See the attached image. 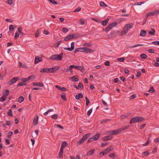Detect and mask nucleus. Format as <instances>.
Returning a JSON list of instances; mask_svg holds the SVG:
<instances>
[{
	"instance_id": "33",
	"label": "nucleus",
	"mask_w": 159,
	"mask_h": 159,
	"mask_svg": "<svg viewBox=\"0 0 159 159\" xmlns=\"http://www.w3.org/2000/svg\"><path fill=\"white\" fill-rule=\"evenodd\" d=\"M26 85V83L24 81H22V82H20L17 85V87H20L21 86L25 85Z\"/></svg>"
},
{
	"instance_id": "38",
	"label": "nucleus",
	"mask_w": 159,
	"mask_h": 159,
	"mask_svg": "<svg viewBox=\"0 0 159 159\" xmlns=\"http://www.w3.org/2000/svg\"><path fill=\"white\" fill-rule=\"evenodd\" d=\"M110 120L111 119H109L103 120L101 121V123H105L110 121Z\"/></svg>"
},
{
	"instance_id": "20",
	"label": "nucleus",
	"mask_w": 159,
	"mask_h": 159,
	"mask_svg": "<svg viewBox=\"0 0 159 159\" xmlns=\"http://www.w3.org/2000/svg\"><path fill=\"white\" fill-rule=\"evenodd\" d=\"M83 47H81V48H77L74 51V52L75 53H76L78 52H83Z\"/></svg>"
},
{
	"instance_id": "8",
	"label": "nucleus",
	"mask_w": 159,
	"mask_h": 159,
	"mask_svg": "<svg viewBox=\"0 0 159 159\" xmlns=\"http://www.w3.org/2000/svg\"><path fill=\"white\" fill-rule=\"evenodd\" d=\"M83 52L87 53H90L92 52V50L89 48L86 47H83Z\"/></svg>"
},
{
	"instance_id": "35",
	"label": "nucleus",
	"mask_w": 159,
	"mask_h": 159,
	"mask_svg": "<svg viewBox=\"0 0 159 159\" xmlns=\"http://www.w3.org/2000/svg\"><path fill=\"white\" fill-rule=\"evenodd\" d=\"M67 145V143L66 142H63L61 144V148H64L66 147Z\"/></svg>"
},
{
	"instance_id": "30",
	"label": "nucleus",
	"mask_w": 159,
	"mask_h": 159,
	"mask_svg": "<svg viewBox=\"0 0 159 159\" xmlns=\"http://www.w3.org/2000/svg\"><path fill=\"white\" fill-rule=\"evenodd\" d=\"M128 31L126 29H125L124 27L123 30L121 32V34L122 35H124L126 34L127 33Z\"/></svg>"
},
{
	"instance_id": "48",
	"label": "nucleus",
	"mask_w": 159,
	"mask_h": 159,
	"mask_svg": "<svg viewBox=\"0 0 159 159\" xmlns=\"http://www.w3.org/2000/svg\"><path fill=\"white\" fill-rule=\"evenodd\" d=\"M13 134V132H12L10 131L8 132V135H7V138L8 139H10L11 136Z\"/></svg>"
},
{
	"instance_id": "12",
	"label": "nucleus",
	"mask_w": 159,
	"mask_h": 159,
	"mask_svg": "<svg viewBox=\"0 0 159 159\" xmlns=\"http://www.w3.org/2000/svg\"><path fill=\"white\" fill-rule=\"evenodd\" d=\"M72 81L78 82L79 81V79L77 75L74 76L70 77Z\"/></svg>"
},
{
	"instance_id": "43",
	"label": "nucleus",
	"mask_w": 159,
	"mask_h": 159,
	"mask_svg": "<svg viewBox=\"0 0 159 159\" xmlns=\"http://www.w3.org/2000/svg\"><path fill=\"white\" fill-rule=\"evenodd\" d=\"M13 25H10L9 26V30L11 32H12L14 30Z\"/></svg>"
},
{
	"instance_id": "49",
	"label": "nucleus",
	"mask_w": 159,
	"mask_h": 159,
	"mask_svg": "<svg viewBox=\"0 0 159 159\" xmlns=\"http://www.w3.org/2000/svg\"><path fill=\"white\" fill-rule=\"evenodd\" d=\"M7 115L11 116H12V110L11 109L9 110V111L7 113Z\"/></svg>"
},
{
	"instance_id": "13",
	"label": "nucleus",
	"mask_w": 159,
	"mask_h": 159,
	"mask_svg": "<svg viewBox=\"0 0 159 159\" xmlns=\"http://www.w3.org/2000/svg\"><path fill=\"white\" fill-rule=\"evenodd\" d=\"M112 139V137L110 135L104 137L103 138V139L104 140L107 141L111 140Z\"/></svg>"
},
{
	"instance_id": "42",
	"label": "nucleus",
	"mask_w": 159,
	"mask_h": 159,
	"mask_svg": "<svg viewBox=\"0 0 159 159\" xmlns=\"http://www.w3.org/2000/svg\"><path fill=\"white\" fill-rule=\"evenodd\" d=\"M147 57V55L144 54H142L140 55L141 58L142 59H146Z\"/></svg>"
},
{
	"instance_id": "11",
	"label": "nucleus",
	"mask_w": 159,
	"mask_h": 159,
	"mask_svg": "<svg viewBox=\"0 0 159 159\" xmlns=\"http://www.w3.org/2000/svg\"><path fill=\"white\" fill-rule=\"evenodd\" d=\"M33 85L35 86H39L43 87L44 86L43 84L42 83H34L33 84Z\"/></svg>"
},
{
	"instance_id": "21",
	"label": "nucleus",
	"mask_w": 159,
	"mask_h": 159,
	"mask_svg": "<svg viewBox=\"0 0 159 159\" xmlns=\"http://www.w3.org/2000/svg\"><path fill=\"white\" fill-rule=\"evenodd\" d=\"M63 148H60V152H59V157L60 158H63L62 155L63 154Z\"/></svg>"
},
{
	"instance_id": "25",
	"label": "nucleus",
	"mask_w": 159,
	"mask_h": 159,
	"mask_svg": "<svg viewBox=\"0 0 159 159\" xmlns=\"http://www.w3.org/2000/svg\"><path fill=\"white\" fill-rule=\"evenodd\" d=\"M66 94L65 93H63L61 95V97L62 99L65 101H66Z\"/></svg>"
},
{
	"instance_id": "16",
	"label": "nucleus",
	"mask_w": 159,
	"mask_h": 159,
	"mask_svg": "<svg viewBox=\"0 0 159 159\" xmlns=\"http://www.w3.org/2000/svg\"><path fill=\"white\" fill-rule=\"evenodd\" d=\"M100 136V134L98 133L97 134H96L92 137L93 140H96L98 139Z\"/></svg>"
},
{
	"instance_id": "61",
	"label": "nucleus",
	"mask_w": 159,
	"mask_h": 159,
	"mask_svg": "<svg viewBox=\"0 0 159 159\" xmlns=\"http://www.w3.org/2000/svg\"><path fill=\"white\" fill-rule=\"evenodd\" d=\"M79 22L80 23V24L81 25H84L85 23L84 21L82 20V19H80Z\"/></svg>"
},
{
	"instance_id": "59",
	"label": "nucleus",
	"mask_w": 159,
	"mask_h": 159,
	"mask_svg": "<svg viewBox=\"0 0 159 159\" xmlns=\"http://www.w3.org/2000/svg\"><path fill=\"white\" fill-rule=\"evenodd\" d=\"M12 0H7L6 2L8 4L11 5L12 4Z\"/></svg>"
},
{
	"instance_id": "5",
	"label": "nucleus",
	"mask_w": 159,
	"mask_h": 159,
	"mask_svg": "<svg viewBox=\"0 0 159 159\" xmlns=\"http://www.w3.org/2000/svg\"><path fill=\"white\" fill-rule=\"evenodd\" d=\"M159 14V11H153L152 12L148 13L146 16V17L147 18L151 16H155Z\"/></svg>"
},
{
	"instance_id": "45",
	"label": "nucleus",
	"mask_w": 159,
	"mask_h": 159,
	"mask_svg": "<svg viewBox=\"0 0 159 159\" xmlns=\"http://www.w3.org/2000/svg\"><path fill=\"white\" fill-rule=\"evenodd\" d=\"M92 44L90 43H84L83 46H86V47H90L92 46Z\"/></svg>"
},
{
	"instance_id": "55",
	"label": "nucleus",
	"mask_w": 159,
	"mask_h": 159,
	"mask_svg": "<svg viewBox=\"0 0 159 159\" xmlns=\"http://www.w3.org/2000/svg\"><path fill=\"white\" fill-rule=\"evenodd\" d=\"M155 91V90L154 88L152 87L149 90V92L150 93H153Z\"/></svg>"
},
{
	"instance_id": "27",
	"label": "nucleus",
	"mask_w": 159,
	"mask_h": 159,
	"mask_svg": "<svg viewBox=\"0 0 159 159\" xmlns=\"http://www.w3.org/2000/svg\"><path fill=\"white\" fill-rule=\"evenodd\" d=\"M76 69L80 71L81 72L83 71V70L84 69V68L83 66H77Z\"/></svg>"
},
{
	"instance_id": "14",
	"label": "nucleus",
	"mask_w": 159,
	"mask_h": 159,
	"mask_svg": "<svg viewBox=\"0 0 159 159\" xmlns=\"http://www.w3.org/2000/svg\"><path fill=\"white\" fill-rule=\"evenodd\" d=\"M147 32L145 30H142L141 31L140 35L143 37H145L147 34Z\"/></svg>"
},
{
	"instance_id": "24",
	"label": "nucleus",
	"mask_w": 159,
	"mask_h": 159,
	"mask_svg": "<svg viewBox=\"0 0 159 159\" xmlns=\"http://www.w3.org/2000/svg\"><path fill=\"white\" fill-rule=\"evenodd\" d=\"M90 134L88 133L83 136L82 139H83L85 141L86 139H88L89 136Z\"/></svg>"
},
{
	"instance_id": "19",
	"label": "nucleus",
	"mask_w": 159,
	"mask_h": 159,
	"mask_svg": "<svg viewBox=\"0 0 159 159\" xmlns=\"http://www.w3.org/2000/svg\"><path fill=\"white\" fill-rule=\"evenodd\" d=\"M132 27V25L130 24H126L125 27V29H126L127 31L128 29L131 28Z\"/></svg>"
},
{
	"instance_id": "52",
	"label": "nucleus",
	"mask_w": 159,
	"mask_h": 159,
	"mask_svg": "<svg viewBox=\"0 0 159 159\" xmlns=\"http://www.w3.org/2000/svg\"><path fill=\"white\" fill-rule=\"evenodd\" d=\"M78 87L81 89H83L84 88V86L81 83H79L78 84Z\"/></svg>"
},
{
	"instance_id": "32",
	"label": "nucleus",
	"mask_w": 159,
	"mask_h": 159,
	"mask_svg": "<svg viewBox=\"0 0 159 159\" xmlns=\"http://www.w3.org/2000/svg\"><path fill=\"white\" fill-rule=\"evenodd\" d=\"M84 141L83 139H82V138L81 139L78 141L77 145H78L81 144Z\"/></svg>"
},
{
	"instance_id": "62",
	"label": "nucleus",
	"mask_w": 159,
	"mask_h": 159,
	"mask_svg": "<svg viewBox=\"0 0 159 159\" xmlns=\"http://www.w3.org/2000/svg\"><path fill=\"white\" fill-rule=\"evenodd\" d=\"M63 48L64 49H65V50H68V51H70L73 50H72V49L71 48L66 47V48Z\"/></svg>"
},
{
	"instance_id": "23",
	"label": "nucleus",
	"mask_w": 159,
	"mask_h": 159,
	"mask_svg": "<svg viewBox=\"0 0 159 159\" xmlns=\"http://www.w3.org/2000/svg\"><path fill=\"white\" fill-rule=\"evenodd\" d=\"M130 125H128L125 126L123 127L122 128L119 129L120 130V132L122 131H124L128 129L129 128Z\"/></svg>"
},
{
	"instance_id": "15",
	"label": "nucleus",
	"mask_w": 159,
	"mask_h": 159,
	"mask_svg": "<svg viewBox=\"0 0 159 159\" xmlns=\"http://www.w3.org/2000/svg\"><path fill=\"white\" fill-rule=\"evenodd\" d=\"M41 58L38 57H35V60H34V63L35 64L38 63L41 61Z\"/></svg>"
},
{
	"instance_id": "41",
	"label": "nucleus",
	"mask_w": 159,
	"mask_h": 159,
	"mask_svg": "<svg viewBox=\"0 0 159 159\" xmlns=\"http://www.w3.org/2000/svg\"><path fill=\"white\" fill-rule=\"evenodd\" d=\"M51 3L54 5L57 4V2L55 0H48Z\"/></svg>"
},
{
	"instance_id": "34",
	"label": "nucleus",
	"mask_w": 159,
	"mask_h": 159,
	"mask_svg": "<svg viewBox=\"0 0 159 159\" xmlns=\"http://www.w3.org/2000/svg\"><path fill=\"white\" fill-rule=\"evenodd\" d=\"M21 80L22 81H24V82L25 83L27 81L30 80V78L29 77H28L26 78H22L21 79Z\"/></svg>"
},
{
	"instance_id": "39",
	"label": "nucleus",
	"mask_w": 159,
	"mask_h": 159,
	"mask_svg": "<svg viewBox=\"0 0 159 159\" xmlns=\"http://www.w3.org/2000/svg\"><path fill=\"white\" fill-rule=\"evenodd\" d=\"M143 46V44H137V45H134L132 46H129V48H134V47H137L139 46Z\"/></svg>"
},
{
	"instance_id": "44",
	"label": "nucleus",
	"mask_w": 159,
	"mask_h": 159,
	"mask_svg": "<svg viewBox=\"0 0 159 159\" xmlns=\"http://www.w3.org/2000/svg\"><path fill=\"white\" fill-rule=\"evenodd\" d=\"M110 25L111 26L112 28L117 25V23L116 22H113L110 24Z\"/></svg>"
},
{
	"instance_id": "4",
	"label": "nucleus",
	"mask_w": 159,
	"mask_h": 159,
	"mask_svg": "<svg viewBox=\"0 0 159 159\" xmlns=\"http://www.w3.org/2000/svg\"><path fill=\"white\" fill-rule=\"evenodd\" d=\"M113 149V148L112 146H110L109 148H107L106 150L103 152H100V154L102 153V155L104 156L105 155L107 154L108 153L111 151Z\"/></svg>"
},
{
	"instance_id": "7",
	"label": "nucleus",
	"mask_w": 159,
	"mask_h": 159,
	"mask_svg": "<svg viewBox=\"0 0 159 159\" xmlns=\"http://www.w3.org/2000/svg\"><path fill=\"white\" fill-rule=\"evenodd\" d=\"M19 79V78L17 77L13 78L10 81L8 82L7 84L9 85H11L16 83Z\"/></svg>"
},
{
	"instance_id": "9",
	"label": "nucleus",
	"mask_w": 159,
	"mask_h": 159,
	"mask_svg": "<svg viewBox=\"0 0 159 159\" xmlns=\"http://www.w3.org/2000/svg\"><path fill=\"white\" fill-rule=\"evenodd\" d=\"M38 117L37 116H36L34 118L33 120V125H37L38 123Z\"/></svg>"
},
{
	"instance_id": "36",
	"label": "nucleus",
	"mask_w": 159,
	"mask_h": 159,
	"mask_svg": "<svg viewBox=\"0 0 159 159\" xmlns=\"http://www.w3.org/2000/svg\"><path fill=\"white\" fill-rule=\"evenodd\" d=\"M149 153V152L148 150L146 151L142 154V157L147 156L148 155Z\"/></svg>"
},
{
	"instance_id": "53",
	"label": "nucleus",
	"mask_w": 159,
	"mask_h": 159,
	"mask_svg": "<svg viewBox=\"0 0 159 159\" xmlns=\"http://www.w3.org/2000/svg\"><path fill=\"white\" fill-rule=\"evenodd\" d=\"M58 115L57 114H54L52 116V118L53 119H57Z\"/></svg>"
},
{
	"instance_id": "3",
	"label": "nucleus",
	"mask_w": 159,
	"mask_h": 159,
	"mask_svg": "<svg viewBox=\"0 0 159 159\" xmlns=\"http://www.w3.org/2000/svg\"><path fill=\"white\" fill-rule=\"evenodd\" d=\"M9 93V90L8 89L6 90L3 92V94L2 97L0 98V101L3 102L5 101L6 98L8 96Z\"/></svg>"
},
{
	"instance_id": "22",
	"label": "nucleus",
	"mask_w": 159,
	"mask_h": 159,
	"mask_svg": "<svg viewBox=\"0 0 159 159\" xmlns=\"http://www.w3.org/2000/svg\"><path fill=\"white\" fill-rule=\"evenodd\" d=\"M149 34L151 35H154L155 34V31L154 29L152 28L151 29V31L148 32Z\"/></svg>"
},
{
	"instance_id": "31",
	"label": "nucleus",
	"mask_w": 159,
	"mask_h": 159,
	"mask_svg": "<svg viewBox=\"0 0 159 159\" xmlns=\"http://www.w3.org/2000/svg\"><path fill=\"white\" fill-rule=\"evenodd\" d=\"M24 98L23 96H20L19 97L18 101L19 102H21L24 101Z\"/></svg>"
},
{
	"instance_id": "56",
	"label": "nucleus",
	"mask_w": 159,
	"mask_h": 159,
	"mask_svg": "<svg viewBox=\"0 0 159 159\" xmlns=\"http://www.w3.org/2000/svg\"><path fill=\"white\" fill-rule=\"evenodd\" d=\"M71 48L73 50L75 48V44L74 42H72L71 43Z\"/></svg>"
},
{
	"instance_id": "37",
	"label": "nucleus",
	"mask_w": 159,
	"mask_h": 159,
	"mask_svg": "<svg viewBox=\"0 0 159 159\" xmlns=\"http://www.w3.org/2000/svg\"><path fill=\"white\" fill-rule=\"evenodd\" d=\"M48 68H43L40 71L41 73L43 72H47L48 73Z\"/></svg>"
},
{
	"instance_id": "51",
	"label": "nucleus",
	"mask_w": 159,
	"mask_h": 159,
	"mask_svg": "<svg viewBox=\"0 0 159 159\" xmlns=\"http://www.w3.org/2000/svg\"><path fill=\"white\" fill-rule=\"evenodd\" d=\"M81 8L80 7H79L77 8L76 9H75L74 10V12H76L79 11H80L81 10Z\"/></svg>"
},
{
	"instance_id": "63",
	"label": "nucleus",
	"mask_w": 159,
	"mask_h": 159,
	"mask_svg": "<svg viewBox=\"0 0 159 159\" xmlns=\"http://www.w3.org/2000/svg\"><path fill=\"white\" fill-rule=\"evenodd\" d=\"M62 30L64 32L66 33L68 31V29L66 28H63L62 29Z\"/></svg>"
},
{
	"instance_id": "17",
	"label": "nucleus",
	"mask_w": 159,
	"mask_h": 159,
	"mask_svg": "<svg viewBox=\"0 0 159 159\" xmlns=\"http://www.w3.org/2000/svg\"><path fill=\"white\" fill-rule=\"evenodd\" d=\"M108 20H109L107 18L105 20L101 21V23L102 25L105 26L107 24V23L108 22Z\"/></svg>"
},
{
	"instance_id": "40",
	"label": "nucleus",
	"mask_w": 159,
	"mask_h": 159,
	"mask_svg": "<svg viewBox=\"0 0 159 159\" xmlns=\"http://www.w3.org/2000/svg\"><path fill=\"white\" fill-rule=\"evenodd\" d=\"M100 5L101 7H107V4H106L104 2H100Z\"/></svg>"
},
{
	"instance_id": "18",
	"label": "nucleus",
	"mask_w": 159,
	"mask_h": 159,
	"mask_svg": "<svg viewBox=\"0 0 159 159\" xmlns=\"http://www.w3.org/2000/svg\"><path fill=\"white\" fill-rule=\"evenodd\" d=\"M83 97V95L82 93H79L77 95H76L75 98L77 100H79L80 98Z\"/></svg>"
},
{
	"instance_id": "54",
	"label": "nucleus",
	"mask_w": 159,
	"mask_h": 159,
	"mask_svg": "<svg viewBox=\"0 0 159 159\" xmlns=\"http://www.w3.org/2000/svg\"><path fill=\"white\" fill-rule=\"evenodd\" d=\"M19 34L18 33V32H16V33L15 35L14 36V38L15 39H17L19 37Z\"/></svg>"
},
{
	"instance_id": "50",
	"label": "nucleus",
	"mask_w": 159,
	"mask_h": 159,
	"mask_svg": "<svg viewBox=\"0 0 159 159\" xmlns=\"http://www.w3.org/2000/svg\"><path fill=\"white\" fill-rule=\"evenodd\" d=\"M125 58L124 57H121L118 59V61L120 62H123L124 61Z\"/></svg>"
},
{
	"instance_id": "6",
	"label": "nucleus",
	"mask_w": 159,
	"mask_h": 159,
	"mask_svg": "<svg viewBox=\"0 0 159 159\" xmlns=\"http://www.w3.org/2000/svg\"><path fill=\"white\" fill-rule=\"evenodd\" d=\"M107 133L110 135H116L120 133V130L119 129H118L108 131Z\"/></svg>"
},
{
	"instance_id": "10",
	"label": "nucleus",
	"mask_w": 159,
	"mask_h": 159,
	"mask_svg": "<svg viewBox=\"0 0 159 159\" xmlns=\"http://www.w3.org/2000/svg\"><path fill=\"white\" fill-rule=\"evenodd\" d=\"M60 67L58 66H56L52 68V73H54L56 72L57 70L59 69Z\"/></svg>"
},
{
	"instance_id": "57",
	"label": "nucleus",
	"mask_w": 159,
	"mask_h": 159,
	"mask_svg": "<svg viewBox=\"0 0 159 159\" xmlns=\"http://www.w3.org/2000/svg\"><path fill=\"white\" fill-rule=\"evenodd\" d=\"M152 44H153L155 45H159V41H154L152 43Z\"/></svg>"
},
{
	"instance_id": "2",
	"label": "nucleus",
	"mask_w": 159,
	"mask_h": 159,
	"mask_svg": "<svg viewBox=\"0 0 159 159\" xmlns=\"http://www.w3.org/2000/svg\"><path fill=\"white\" fill-rule=\"evenodd\" d=\"M143 118L140 117H135L132 118L130 121L129 124H132L133 123L136 122H140L143 120Z\"/></svg>"
},
{
	"instance_id": "58",
	"label": "nucleus",
	"mask_w": 159,
	"mask_h": 159,
	"mask_svg": "<svg viewBox=\"0 0 159 159\" xmlns=\"http://www.w3.org/2000/svg\"><path fill=\"white\" fill-rule=\"evenodd\" d=\"M68 69H68V68H64V69H62L61 70L62 71H63L64 72H68Z\"/></svg>"
},
{
	"instance_id": "60",
	"label": "nucleus",
	"mask_w": 159,
	"mask_h": 159,
	"mask_svg": "<svg viewBox=\"0 0 159 159\" xmlns=\"http://www.w3.org/2000/svg\"><path fill=\"white\" fill-rule=\"evenodd\" d=\"M92 109H90L88 111L87 114L88 116H89L90 115V114H91V113L92 112Z\"/></svg>"
},
{
	"instance_id": "47",
	"label": "nucleus",
	"mask_w": 159,
	"mask_h": 159,
	"mask_svg": "<svg viewBox=\"0 0 159 159\" xmlns=\"http://www.w3.org/2000/svg\"><path fill=\"white\" fill-rule=\"evenodd\" d=\"M85 98L86 101V106H87L89 104L90 101L89 100V99L87 97H85Z\"/></svg>"
},
{
	"instance_id": "28",
	"label": "nucleus",
	"mask_w": 159,
	"mask_h": 159,
	"mask_svg": "<svg viewBox=\"0 0 159 159\" xmlns=\"http://www.w3.org/2000/svg\"><path fill=\"white\" fill-rule=\"evenodd\" d=\"M62 42V41L60 40L58 42H57V43H56L54 45V47L55 48H56L61 43V42Z\"/></svg>"
},
{
	"instance_id": "46",
	"label": "nucleus",
	"mask_w": 159,
	"mask_h": 159,
	"mask_svg": "<svg viewBox=\"0 0 159 159\" xmlns=\"http://www.w3.org/2000/svg\"><path fill=\"white\" fill-rule=\"evenodd\" d=\"M71 35V39L76 38H77L76 34H70Z\"/></svg>"
},
{
	"instance_id": "64",
	"label": "nucleus",
	"mask_w": 159,
	"mask_h": 159,
	"mask_svg": "<svg viewBox=\"0 0 159 159\" xmlns=\"http://www.w3.org/2000/svg\"><path fill=\"white\" fill-rule=\"evenodd\" d=\"M110 62L108 61H106L104 63V64L106 66H109L110 65Z\"/></svg>"
},
{
	"instance_id": "26",
	"label": "nucleus",
	"mask_w": 159,
	"mask_h": 159,
	"mask_svg": "<svg viewBox=\"0 0 159 159\" xmlns=\"http://www.w3.org/2000/svg\"><path fill=\"white\" fill-rule=\"evenodd\" d=\"M94 152V149H92L89 150L87 153V155L88 156L91 155L93 154Z\"/></svg>"
},
{
	"instance_id": "29",
	"label": "nucleus",
	"mask_w": 159,
	"mask_h": 159,
	"mask_svg": "<svg viewBox=\"0 0 159 159\" xmlns=\"http://www.w3.org/2000/svg\"><path fill=\"white\" fill-rule=\"evenodd\" d=\"M112 27L110 24L108 25L107 27L106 28L105 31L106 32L109 31L111 28Z\"/></svg>"
},
{
	"instance_id": "1",
	"label": "nucleus",
	"mask_w": 159,
	"mask_h": 159,
	"mask_svg": "<svg viewBox=\"0 0 159 159\" xmlns=\"http://www.w3.org/2000/svg\"><path fill=\"white\" fill-rule=\"evenodd\" d=\"M63 57V53L61 52L59 54H54L52 55L49 58V59L52 60L61 61Z\"/></svg>"
}]
</instances>
